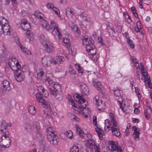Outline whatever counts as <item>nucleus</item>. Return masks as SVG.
<instances>
[{
	"label": "nucleus",
	"mask_w": 152,
	"mask_h": 152,
	"mask_svg": "<svg viewBox=\"0 0 152 152\" xmlns=\"http://www.w3.org/2000/svg\"><path fill=\"white\" fill-rule=\"evenodd\" d=\"M52 33L53 35H57L58 36L59 39H61L62 38L61 33L57 27L52 29Z\"/></svg>",
	"instance_id": "nucleus-23"
},
{
	"label": "nucleus",
	"mask_w": 152,
	"mask_h": 152,
	"mask_svg": "<svg viewBox=\"0 0 152 152\" xmlns=\"http://www.w3.org/2000/svg\"><path fill=\"white\" fill-rule=\"evenodd\" d=\"M109 116L110 121L108 119H106L105 120V130L107 132L110 130H111L113 135L114 134V115L111 113L109 114Z\"/></svg>",
	"instance_id": "nucleus-4"
},
{
	"label": "nucleus",
	"mask_w": 152,
	"mask_h": 152,
	"mask_svg": "<svg viewBox=\"0 0 152 152\" xmlns=\"http://www.w3.org/2000/svg\"><path fill=\"white\" fill-rule=\"evenodd\" d=\"M95 130L98 133L99 139L101 140H102L103 139V135H104V133L103 131L100 128L98 127H97L95 129Z\"/></svg>",
	"instance_id": "nucleus-20"
},
{
	"label": "nucleus",
	"mask_w": 152,
	"mask_h": 152,
	"mask_svg": "<svg viewBox=\"0 0 152 152\" xmlns=\"http://www.w3.org/2000/svg\"><path fill=\"white\" fill-rule=\"evenodd\" d=\"M50 94L54 96L59 101L63 99V95L61 91H50Z\"/></svg>",
	"instance_id": "nucleus-13"
},
{
	"label": "nucleus",
	"mask_w": 152,
	"mask_h": 152,
	"mask_svg": "<svg viewBox=\"0 0 152 152\" xmlns=\"http://www.w3.org/2000/svg\"><path fill=\"white\" fill-rule=\"evenodd\" d=\"M50 27L52 29L57 27L56 26V23L53 20H51L50 22Z\"/></svg>",
	"instance_id": "nucleus-54"
},
{
	"label": "nucleus",
	"mask_w": 152,
	"mask_h": 152,
	"mask_svg": "<svg viewBox=\"0 0 152 152\" xmlns=\"http://www.w3.org/2000/svg\"><path fill=\"white\" fill-rule=\"evenodd\" d=\"M56 60L58 61V64H61L64 61V57L61 56H58L56 57Z\"/></svg>",
	"instance_id": "nucleus-42"
},
{
	"label": "nucleus",
	"mask_w": 152,
	"mask_h": 152,
	"mask_svg": "<svg viewBox=\"0 0 152 152\" xmlns=\"http://www.w3.org/2000/svg\"><path fill=\"white\" fill-rule=\"evenodd\" d=\"M87 51L89 55L90 56V58L94 62H96L98 59V56L96 54V49L95 48V45L94 47L90 48V50H86Z\"/></svg>",
	"instance_id": "nucleus-7"
},
{
	"label": "nucleus",
	"mask_w": 152,
	"mask_h": 152,
	"mask_svg": "<svg viewBox=\"0 0 152 152\" xmlns=\"http://www.w3.org/2000/svg\"><path fill=\"white\" fill-rule=\"evenodd\" d=\"M68 100L69 101L71 102V104L72 105V107H74V105H75V103L74 102V101L72 99L71 97V96L69 95H68Z\"/></svg>",
	"instance_id": "nucleus-53"
},
{
	"label": "nucleus",
	"mask_w": 152,
	"mask_h": 152,
	"mask_svg": "<svg viewBox=\"0 0 152 152\" xmlns=\"http://www.w3.org/2000/svg\"><path fill=\"white\" fill-rule=\"evenodd\" d=\"M76 130L78 134L81 137H83L85 135L84 132L78 126H76Z\"/></svg>",
	"instance_id": "nucleus-29"
},
{
	"label": "nucleus",
	"mask_w": 152,
	"mask_h": 152,
	"mask_svg": "<svg viewBox=\"0 0 152 152\" xmlns=\"http://www.w3.org/2000/svg\"><path fill=\"white\" fill-rule=\"evenodd\" d=\"M47 135L48 140L54 145H57L58 142V137L55 134L54 129L52 127H48L47 130Z\"/></svg>",
	"instance_id": "nucleus-3"
},
{
	"label": "nucleus",
	"mask_w": 152,
	"mask_h": 152,
	"mask_svg": "<svg viewBox=\"0 0 152 152\" xmlns=\"http://www.w3.org/2000/svg\"><path fill=\"white\" fill-rule=\"evenodd\" d=\"M127 42L129 45L130 48H134V44L133 43L132 40H131L129 38L127 39Z\"/></svg>",
	"instance_id": "nucleus-44"
},
{
	"label": "nucleus",
	"mask_w": 152,
	"mask_h": 152,
	"mask_svg": "<svg viewBox=\"0 0 152 152\" xmlns=\"http://www.w3.org/2000/svg\"><path fill=\"white\" fill-rule=\"evenodd\" d=\"M81 146L79 144L74 145L70 150V152H81Z\"/></svg>",
	"instance_id": "nucleus-17"
},
{
	"label": "nucleus",
	"mask_w": 152,
	"mask_h": 152,
	"mask_svg": "<svg viewBox=\"0 0 152 152\" xmlns=\"http://www.w3.org/2000/svg\"><path fill=\"white\" fill-rule=\"evenodd\" d=\"M146 69H141V73H142L143 76L145 77L146 78V76L147 75V73L145 72Z\"/></svg>",
	"instance_id": "nucleus-55"
},
{
	"label": "nucleus",
	"mask_w": 152,
	"mask_h": 152,
	"mask_svg": "<svg viewBox=\"0 0 152 152\" xmlns=\"http://www.w3.org/2000/svg\"><path fill=\"white\" fill-rule=\"evenodd\" d=\"M53 11L56 14L58 15L59 14L60 11L56 7H54L52 9Z\"/></svg>",
	"instance_id": "nucleus-60"
},
{
	"label": "nucleus",
	"mask_w": 152,
	"mask_h": 152,
	"mask_svg": "<svg viewBox=\"0 0 152 152\" xmlns=\"http://www.w3.org/2000/svg\"><path fill=\"white\" fill-rule=\"evenodd\" d=\"M43 82H47L49 86H53L54 85H53L52 81L48 77H46V78L44 79Z\"/></svg>",
	"instance_id": "nucleus-41"
},
{
	"label": "nucleus",
	"mask_w": 152,
	"mask_h": 152,
	"mask_svg": "<svg viewBox=\"0 0 152 152\" xmlns=\"http://www.w3.org/2000/svg\"><path fill=\"white\" fill-rule=\"evenodd\" d=\"M15 40L18 45L20 47L22 46V45L20 43L19 38L17 37H15L14 38Z\"/></svg>",
	"instance_id": "nucleus-51"
},
{
	"label": "nucleus",
	"mask_w": 152,
	"mask_h": 152,
	"mask_svg": "<svg viewBox=\"0 0 152 152\" xmlns=\"http://www.w3.org/2000/svg\"><path fill=\"white\" fill-rule=\"evenodd\" d=\"M42 26L45 28L47 30H49L50 29H52L51 27L47 23V21L44 20L42 24Z\"/></svg>",
	"instance_id": "nucleus-38"
},
{
	"label": "nucleus",
	"mask_w": 152,
	"mask_h": 152,
	"mask_svg": "<svg viewBox=\"0 0 152 152\" xmlns=\"http://www.w3.org/2000/svg\"><path fill=\"white\" fill-rule=\"evenodd\" d=\"M117 102L118 103V105H119L122 111L124 112L126 111V109L122 107L121 102L120 101H119L118 100H117Z\"/></svg>",
	"instance_id": "nucleus-59"
},
{
	"label": "nucleus",
	"mask_w": 152,
	"mask_h": 152,
	"mask_svg": "<svg viewBox=\"0 0 152 152\" xmlns=\"http://www.w3.org/2000/svg\"><path fill=\"white\" fill-rule=\"evenodd\" d=\"M69 73L72 75H74L75 73V70L72 69L71 66L69 67Z\"/></svg>",
	"instance_id": "nucleus-58"
},
{
	"label": "nucleus",
	"mask_w": 152,
	"mask_h": 152,
	"mask_svg": "<svg viewBox=\"0 0 152 152\" xmlns=\"http://www.w3.org/2000/svg\"><path fill=\"white\" fill-rule=\"evenodd\" d=\"M45 48V50L48 53L53 52L54 48L52 45L49 44L48 45L47 43L43 46Z\"/></svg>",
	"instance_id": "nucleus-22"
},
{
	"label": "nucleus",
	"mask_w": 152,
	"mask_h": 152,
	"mask_svg": "<svg viewBox=\"0 0 152 152\" xmlns=\"http://www.w3.org/2000/svg\"><path fill=\"white\" fill-rule=\"evenodd\" d=\"M80 87L82 90V91L85 89L87 87V86L83 83H81L80 84Z\"/></svg>",
	"instance_id": "nucleus-61"
},
{
	"label": "nucleus",
	"mask_w": 152,
	"mask_h": 152,
	"mask_svg": "<svg viewBox=\"0 0 152 152\" xmlns=\"http://www.w3.org/2000/svg\"><path fill=\"white\" fill-rule=\"evenodd\" d=\"M92 83L94 86L96 87L98 90H102V86L100 82L97 81L95 80H92Z\"/></svg>",
	"instance_id": "nucleus-26"
},
{
	"label": "nucleus",
	"mask_w": 152,
	"mask_h": 152,
	"mask_svg": "<svg viewBox=\"0 0 152 152\" xmlns=\"http://www.w3.org/2000/svg\"><path fill=\"white\" fill-rule=\"evenodd\" d=\"M135 92L137 94V96L139 98H140V93L139 92L138 88L137 87H135Z\"/></svg>",
	"instance_id": "nucleus-64"
},
{
	"label": "nucleus",
	"mask_w": 152,
	"mask_h": 152,
	"mask_svg": "<svg viewBox=\"0 0 152 152\" xmlns=\"http://www.w3.org/2000/svg\"><path fill=\"white\" fill-rule=\"evenodd\" d=\"M99 96H96L93 99V102L96 105H97V103L99 101Z\"/></svg>",
	"instance_id": "nucleus-50"
},
{
	"label": "nucleus",
	"mask_w": 152,
	"mask_h": 152,
	"mask_svg": "<svg viewBox=\"0 0 152 152\" xmlns=\"http://www.w3.org/2000/svg\"><path fill=\"white\" fill-rule=\"evenodd\" d=\"M35 96L39 102L41 103L42 104V105L45 107H48V106L46 104V102L42 97L40 93L38 92L37 93L35 94Z\"/></svg>",
	"instance_id": "nucleus-12"
},
{
	"label": "nucleus",
	"mask_w": 152,
	"mask_h": 152,
	"mask_svg": "<svg viewBox=\"0 0 152 152\" xmlns=\"http://www.w3.org/2000/svg\"><path fill=\"white\" fill-rule=\"evenodd\" d=\"M51 58L50 56H45L41 59V62L42 64L45 66L49 65L51 62Z\"/></svg>",
	"instance_id": "nucleus-15"
},
{
	"label": "nucleus",
	"mask_w": 152,
	"mask_h": 152,
	"mask_svg": "<svg viewBox=\"0 0 152 152\" xmlns=\"http://www.w3.org/2000/svg\"><path fill=\"white\" fill-rule=\"evenodd\" d=\"M61 86L60 84L57 82H56L54 83L53 85V89H52L51 88H50V91H61Z\"/></svg>",
	"instance_id": "nucleus-25"
},
{
	"label": "nucleus",
	"mask_w": 152,
	"mask_h": 152,
	"mask_svg": "<svg viewBox=\"0 0 152 152\" xmlns=\"http://www.w3.org/2000/svg\"><path fill=\"white\" fill-rule=\"evenodd\" d=\"M8 124L5 121H2L1 126V131L3 133L2 134H5L7 135H9V133L7 127Z\"/></svg>",
	"instance_id": "nucleus-11"
},
{
	"label": "nucleus",
	"mask_w": 152,
	"mask_h": 152,
	"mask_svg": "<svg viewBox=\"0 0 152 152\" xmlns=\"http://www.w3.org/2000/svg\"><path fill=\"white\" fill-rule=\"evenodd\" d=\"M139 26H140V27H138L137 25V26L136 27H135V31L136 32H140V29H141V26L140 25H139Z\"/></svg>",
	"instance_id": "nucleus-63"
},
{
	"label": "nucleus",
	"mask_w": 152,
	"mask_h": 152,
	"mask_svg": "<svg viewBox=\"0 0 152 152\" xmlns=\"http://www.w3.org/2000/svg\"><path fill=\"white\" fill-rule=\"evenodd\" d=\"M2 85L5 90L8 91L10 90L11 87L8 81L6 80H4L3 82Z\"/></svg>",
	"instance_id": "nucleus-24"
},
{
	"label": "nucleus",
	"mask_w": 152,
	"mask_h": 152,
	"mask_svg": "<svg viewBox=\"0 0 152 152\" xmlns=\"http://www.w3.org/2000/svg\"><path fill=\"white\" fill-rule=\"evenodd\" d=\"M95 143V141L92 139L87 140L86 143V146L89 147L91 146H93Z\"/></svg>",
	"instance_id": "nucleus-30"
},
{
	"label": "nucleus",
	"mask_w": 152,
	"mask_h": 152,
	"mask_svg": "<svg viewBox=\"0 0 152 152\" xmlns=\"http://www.w3.org/2000/svg\"><path fill=\"white\" fill-rule=\"evenodd\" d=\"M22 50L26 54L28 55H31V52L27 50L26 48H25L24 46L22 45L21 47H20Z\"/></svg>",
	"instance_id": "nucleus-43"
},
{
	"label": "nucleus",
	"mask_w": 152,
	"mask_h": 152,
	"mask_svg": "<svg viewBox=\"0 0 152 152\" xmlns=\"http://www.w3.org/2000/svg\"><path fill=\"white\" fill-rule=\"evenodd\" d=\"M37 75L38 78L41 79L43 81L44 79H45V76L43 75V72L42 69H39L37 72Z\"/></svg>",
	"instance_id": "nucleus-27"
},
{
	"label": "nucleus",
	"mask_w": 152,
	"mask_h": 152,
	"mask_svg": "<svg viewBox=\"0 0 152 152\" xmlns=\"http://www.w3.org/2000/svg\"><path fill=\"white\" fill-rule=\"evenodd\" d=\"M38 91L41 94L42 96L47 98L49 95L48 92L42 86H39L38 87Z\"/></svg>",
	"instance_id": "nucleus-14"
},
{
	"label": "nucleus",
	"mask_w": 152,
	"mask_h": 152,
	"mask_svg": "<svg viewBox=\"0 0 152 152\" xmlns=\"http://www.w3.org/2000/svg\"><path fill=\"white\" fill-rule=\"evenodd\" d=\"M63 42L65 44V46L67 48L69 47L70 45V41L67 38H64L62 39Z\"/></svg>",
	"instance_id": "nucleus-39"
},
{
	"label": "nucleus",
	"mask_w": 152,
	"mask_h": 152,
	"mask_svg": "<svg viewBox=\"0 0 152 152\" xmlns=\"http://www.w3.org/2000/svg\"><path fill=\"white\" fill-rule=\"evenodd\" d=\"M39 38L40 41L43 46L47 43V39L43 35H41L39 37Z\"/></svg>",
	"instance_id": "nucleus-36"
},
{
	"label": "nucleus",
	"mask_w": 152,
	"mask_h": 152,
	"mask_svg": "<svg viewBox=\"0 0 152 152\" xmlns=\"http://www.w3.org/2000/svg\"><path fill=\"white\" fill-rule=\"evenodd\" d=\"M9 135L2 134L0 138V145L3 148H9L10 145L11 140L9 137Z\"/></svg>",
	"instance_id": "nucleus-6"
},
{
	"label": "nucleus",
	"mask_w": 152,
	"mask_h": 152,
	"mask_svg": "<svg viewBox=\"0 0 152 152\" xmlns=\"http://www.w3.org/2000/svg\"><path fill=\"white\" fill-rule=\"evenodd\" d=\"M96 106L98 109L99 110H103L105 109V106L102 100H99L97 103V105Z\"/></svg>",
	"instance_id": "nucleus-31"
},
{
	"label": "nucleus",
	"mask_w": 152,
	"mask_h": 152,
	"mask_svg": "<svg viewBox=\"0 0 152 152\" xmlns=\"http://www.w3.org/2000/svg\"><path fill=\"white\" fill-rule=\"evenodd\" d=\"M140 134L139 131L136 132H134L133 134V137L135 140H138Z\"/></svg>",
	"instance_id": "nucleus-45"
},
{
	"label": "nucleus",
	"mask_w": 152,
	"mask_h": 152,
	"mask_svg": "<svg viewBox=\"0 0 152 152\" xmlns=\"http://www.w3.org/2000/svg\"><path fill=\"white\" fill-rule=\"evenodd\" d=\"M26 37L29 39L30 41H32L34 38L33 33L30 31H27L26 32Z\"/></svg>",
	"instance_id": "nucleus-33"
},
{
	"label": "nucleus",
	"mask_w": 152,
	"mask_h": 152,
	"mask_svg": "<svg viewBox=\"0 0 152 152\" xmlns=\"http://www.w3.org/2000/svg\"><path fill=\"white\" fill-rule=\"evenodd\" d=\"M8 65L14 72L21 70V66L18 63V60L14 57H12L9 59Z\"/></svg>",
	"instance_id": "nucleus-5"
},
{
	"label": "nucleus",
	"mask_w": 152,
	"mask_h": 152,
	"mask_svg": "<svg viewBox=\"0 0 152 152\" xmlns=\"http://www.w3.org/2000/svg\"><path fill=\"white\" fill-rule=\"evenodd\" d=\"M10 31L8 21L4 18L0 17V36L2 34L5 35H10Z\"/></svg>",
	"instance_id": "nucleus-2"
},
{
	"label": "nucleus",
	"mask_w": 152,
	"mask_h": 152,
	"mask_svg": "<svg viewBox=\"0 0 152 152\" xmlns=\"http://www.w3.org/2000/svg\"><path fill=\"white\" fill-rule=\"evenodd\" d=\"M108 144L109 146L106 147V151H107L110 150V152H114V141L110 140L108 141Z\"/></svg>",
	"instance_id": "nucleus-18"
},
{
	"label": "nucleus",
	"mask_w": 152,
	"mask_h": 152,
	"mask_svg": "<svg viewBox=\"0 0 152 152\" xmlns=\"http://www.w3.org/2000/svg\"><path fill=\"white\" fill-rule=\"evenodd\" d=\"M94 146V150L95 151H101L99 147V144L95 143Z\"/></svg>",
	"instance_id": "nucleus-52"
},
{
	"label": "nucleus",
	"mask_w": 152,
	"mask_h": 152,
	"mask_svg": "<svg viewBox=\"0 0 152 152\" xmlns=\"http://www.w3.org/2000/svg\"><path fill=\"white\" fill-rule=\"evenodd\" d=\"M15 78L18 82H21L25 78L24 72L22 70L18 72H14Z\"/></svg>",
	"instance_id": "nucleus-9"
},
{
	"label": "nucleus",
	"mask_w": 152,
	"mask_h": 152,
	"mask_svg": "<svg viewBox=\"0 0 152 152\" xmlns=\"http://www.w3.org/2000/svg\"><path fill=\"white\" fill-rule=\"evenodd\" d=\"M115 151L116 152H123V151L120 146L118 145V142L115 141Z\"/></svg>",
	"instance_id": "nucleus-35"
},
{
	"label": "nucleus",
	"mask_w": 152,
	"mask_h": 152,
	"mask_svg": "<svg viewBox=\"0 0 152 152\" xmlns=\"http://www.w3.org/2000/svg\"><path fill=\"white\" fill-rule=\"evenodd\" d=\"M82 93L85 95H88L89 93V90L88 87H87L82 91Z\"/></svg>",
	"instance_id": "nucleus-57"
},
{
	"label": "nucleus",
	"mask_w": 152,
	"mask_h": 152,
	"mask_svg": "<svg viewBox=\"0 0 152 152\" xmlns=\"http://www.w3.org/2000/svg\"><path fill=\"white\" fill-rule=\"evenodd\" d=\"M83 44L85 45L86 50H90L91 48L94 47V40L90 37L85 38L83 39Z\"/></svg>",
	"instance_id": "nucleus-8"
},
{
	"label": "nucleus",
	"mask_w": 152,
	"mask_h": 152,
	"mask_svg": "<svg viewBox=\"0 0 152 152\" xmlns=\"http://www.w3.org/2000/svg\"><path fill=\"white\" fill-rule=\"evenodd\" d=\"M66 14L68 17H72L74 15V13L71 9L69 8H67L66 10Z\"/></svg>",
	"instance_id": "nucleus-34"
},
{
	"label": "nucleus",
	"mask_w": 152,
	"mask_h": 152,
	"mask_svg": "<svg viewBox=\"0 0 152 152\" xmlns=\"http://www.w3.org/2000/svg\"><path fill=\"white\" fill-rule=\"evenodd\" d=\"M64 134L65 136L69 139H71L72 137L73 133L70 130L65 132Z\"/></svg>",
	"instance_id": "nucleus-40"
},
{
	"label": "nucleus",
	"mask_w": 152,
	"mask_h": 152,
	"mask_svg": "<svg viewBox=\"0 0 152 152\" xmlns=\"http://www.w3.org/2000/svg\"><path fill=\"white\" fill-rule=\"evenodd\" d=\"M75 100L78 104V106L77 107L75 106L73 108V110L78 111L79 113L87 118L91 113L89 109L86 108L88 104L87 101L83 98V95L79 94L76 95Z\"/></svg>",
	"instance_id": "nucleus-1"
},
{
	"label": "nucleus",
	"mask_w": 152,
	"mask_h": 152,
	"mask_svg": "<svg viewBox=\"0 0 152 152\" xmlns=\"http://www.w3.org/2000/svg\"><path fill=\"white\" fill-rule=\"evenodd\" d=\"M121 92L120 90H115V96L116 97H121Z\"/></svg>",
	"instance_id": "nucleus-47"
},
{
	"label": "nucleus",
	"mask_w": 152,
	"mask_h": 152,
	"mask_svg": "<svg viewBox=\"0 0 152 152\" xmlns=\"http://www.w3.org/2000/svg\"><path fill=\"white\" fill-rule=\"evenodd\" d=\"M69 52L71 55L74 56L76 52V49L74 48H71L70 50H69Z\"/></svg>",
	"instance_id": "nucleus-46"
},
{
	"label": "nucleus",
	"mask_w": 152,
	"mask_h": 152,
	"mask_svg": "<svg viewBox=\"0 0 152 152\" xmlns=\"http://www.w3.org/2000/svg\"><path fill=\"white\" fill-rule=\"evenodd\" d=\"M43 16V15L42 13H35V15H32L31 17L30 18V19L33 22H34L35 21L34 19L33 18H35L36 17L38 18H39L40 19H42Z\"/></svg>",
	"instance_id": "nucleus-32"
},
{
	"label": "nucleus",
	"mask_w": 152,
	"mask_h": 152,
	"mask_svg": "<svg viewBox=\"0 0 152 152\" xmlns=\"http://www.w3.org/2000/svg\"><path fill=\"white\" fill-rule=\"evenodd\" d=\"M48 106V107L47 108H49V109L50 110V111L52 112V113L54 115H57L55 111L52 109V108H51L50 105H47ZM46 108V107H45ZM47 108V107H46Z\"/></svg>",
	"instance_id": "nucleus-56"
},
{
	"label": "nucleus",
	"mask_w": 152,
	"mask_h": 152,
	"mask_svg": "<svg viewBox=\"0 0 152 152\" xmlns=\"http://www.w3.org/2000/svg\"><path fill=\"white\" fill-rule=\"evenodd\" d=\"M69 26L71 28L72 30L74 32L75 34L79 35L80 34V31L78 28L77 26L75 25L72 22H70L69 23Z\"/></svg>",
	"instance_id": "nucleus-16"
},
{
	"label": "nucleus",
	"mask_w": 152,
	"mask_h": 152,
	"mask_svg": "<svg viewBox=\"0 0 152 152\" xmlns=\"http://www.w3.org/2000/svg\"><path fill=\"white\" fill-rule=\"evenodd\" d=\"M116 124L117 122L116 121L115 119V136L118 137H120L121 133L119 129V128H116V127L118 128L116 125Z\"/></svg>",
	"instance_id": "nucleus-28"
},
{
	"label": "nucleus",
	"mask_w": 152,
	"mask_h": 152,
	"mask_svg": "<svg viewBox=\"0 0 152 152\" xmlns=\"http://www.w3.org/2000/svg\"><path fill=\"white\" fill-rule=\"evenodd\" d=\"M28 111L31 115H34L36 113L35 107L33 106H30L28 108Z\"/></svg>",
	"instance_id": "nucleus-37"
},
{
	"label": "nucleus",
	"mask_w": 152,
	"mask_h": 152,
	"mask_svg": "<svg viewBox=\"0 0 152 152\" xmlns=\"http://www.w3.org/2000/svg\"><path fill=\"white\" fill-rule=\"evenodd\" d=\"M33 129L34 131L37 134L39 135V132L40 126L39 124L36 122H34L33 124Z\"/></svg>",
	"instance_id": "nucleus-21"
},
{
	"label": "nucleus",
	"mask_w": 152,
	"mask_h": 152,
	"mask_svg": "<svg viewBox=\"0 0 152 152\" xmlns=\"http://www.w3.org/2000/svg\"><path fill=\"white\" fill-rule=\"evenodd\" d=\"M47 7L48 9H53L54 7L53 5L51 3H48L47 5Z\"/></svg>",
	"instance_id": "nucleus-62"
},
{
	"label": "nucleus",
	"mask_w": 152,
	"mask_h": 152,
	"mask_svg": "<svg viewBox=\"0 0 152 152\" xmlns=\"http://www.w3.org/2000/svg\"><path fill=\"white\" fill-rule=\"evenodd\" d=\"M88 15L85 12H83L80 15V17L82 18V19L84 20H86L87 22L93 23V22L89 18L87 17Z\"/></svg>",
	"instance_id": "nucleus-19"
},
{
	"label": "nucleus",
	"mask_w": 152,
	"mask_h": 152,
	"mask_svg": "<svg viewBox=\"0 0 152 152\" xmlns=\"http://www.w3.org/2000/svg\"><path fill=\"white\" fill-rule=\"evenodd\" d=\"M75 65L76 68L79 73H82L83 72V69L81 67L79 64H75Z\"/></svg>",
	"instance_id": "nucleus-48"
},
{
	"label": "nucleus",
	"mask_w": 152,
	"mask_h": 152,
	"mask_svg": "<svg viewBox=\"0 0 152 152\" xmlns=\"http://www.w3.org/2000/svg\"><path fill=\"white\" fill-rule=\"evenodd\" d=\"M24 129L26 131H30L31 129V126L28 123H26Z\"/></svg>",
	"instance_id": "nucleus-49"
},
{
	"label": "nucleus",
	"mask_w": 152,
	"mask_h": 152,
	"mask_svg": "<svg viewBox=\"0 0 152 152\" xmlns=\"http://www.w3.org/2000/svg\"><path fill=\"white\" fill-rule=\"evenodd\" d=\"M20 26L23 30L24 31L28 30L31 28V26L27 20L25 19H22L20 20Z\"/></svg>",
	"instance_id": "nucleus-10"
}]
</instances>
